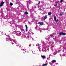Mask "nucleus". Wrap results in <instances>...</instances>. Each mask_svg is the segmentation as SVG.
I'll return each mask as SVG.
<instances>
[{
    "label": "nucleus",
    "instance_id": "obj_29",
    "mask_svg": "<svg viewBox=\"0 0 66 66\" xmlns=\"http://www.w3.org/2000/svg\"><path fill=\"white\" fill-rule=\"evenodd\" d=\"M55 3H57V2H56Z\"/></svg>",
    "mask_w": 66,
    "mask_h": 66
},
{
    "label": "nucleus",
    "instance_id": "obj_6",
    "mask_svg": "<svg viewBox=\"0 0 66 66\" xmlns=\"http://www.w3.org/2000/svg\"><path fill=\"white\" fill-rule=\"evenodd\" d=\"M48 18V17L47 16V15H45L44 16V20H45V19H46L47 18Z\"/></svg>",
    "mask_w": 66,
    "mask_h": 66
},
{
    "label": "nucleus",
    "instance_id": "obj_25",
    "mask_svg": "<svg viewBox=\"0 0 66 66\" xmlns=\"http://www.w3.org/2000/svg\"><path fill=\"white\" fill-rule=\"evenodd\" d=\"M57 6V4H56V5H55V6Z\"/></svg>",
    "mask_w": 66,
    "mask_h": 66
},
{
    "label": "nucleus",
    "instance_id": "obj_22",
    "mask_svg": "<svg viewBox=\"0 0 66 66\" xmlns=\"http://www.w3.org/2000/svg\"><path fill=\"white\" fill-rule=\"evenodd\" d=\"M63 0H61L60 1L61 3H62V2H63Z\"/></svg>",
    "mask_w": 66,
    "mask_h": 66
},
{
    "label": "nucleus",
    "instance_id": "obj_5",
    "mask_svg": "<svg viewBox=\"0 0 66 66\" xmlns=\"http://www.w3.org/2000/svg\"><path fill=\"white\" fill-rule=\"evenodd\" d=\"M3 4H4V2H2L1 3V4L0 5V6H1V7L2 6V5H3Z\"/></svg>",
    "mask_w": 66,
    "mask_h": 66
},
{
    "label": "nucleus",
    "instance_id": "obj_11",
    "mask_svg": "<svg viewBox=\"0 0 66 66\" xmlns=\"http://www.w3.org/2000/svg\"><path fill=\"white\" fill-rule=\"evenodd\" d=\"M54 19L55 21H56V16H54Z\"/></svg>",
    "mask_w": 66,
    "mask_h": 66
},
{
    "label": "nucleus",
    "instance_id": "obj_27",
    "mask_svg": "<svg viewBox=\"0 0 66 66\" xmlns=\"http://www.w3.org/2000/svg\"><path fill=\"white\" fill-rule=\"evenodd\" d=\"M38 27V26H37V25H36V27Z\"/></svg>",
    "mask_w": 66,
    "mask_h": 66
},
{
    "label": "nucleus",
    "instance_id": "obj_7",
    "mask_svg": "<svg viewBox=\"0 0 66 66\" xmlns=\"http://www.w3.org/2000/svg\"><path fill=\"white\" fill-rule=\"evenodd\" d=\"M11 40H12L13 42V43H16V41H15V40H13L12 39Z\"/></svg>",
    "mask_w": 66,
    "mask_h": 66
},
{
    "label": "nucleus",
    "instance_id": "obj_19",
    "mask_svg": "<svg viewBox=\"0 0 66 66\" xmlns=\"http://www.w3.org/2000/svg\"><path fill=\"white\" fill-rule=\"evenodd\" d=\"M58 19H57L56 21H55L56 22H57V21H58Z\"/></svg>",
    "mask_w": 66,
    "mask_h": 66
},
{
    "label": "nucleus",
    "instance_id": "obj_4",
    "mask_svg": "<svg viewBox=\"0 0 66 66\" xmlns=\"http://www.w3.org/2000/svg\"><path fill=\"white\" fill-rule=\"evenodd\" d=\"M12 45H13L14 46H17V44L15 43V44H14V43H13V42L12 41Z\"/></svg>",
    "mask_w": 66,
    "mask_h": 66
},
{
    "label": "nucleus",
    "instance_id": "obj_17",
    "mask_svg": "<svg viewBox=\"0 0 66 66\" xmlns=\"http://www.w3.org/2000/svg\"><path fill=\"white\" fill-rule=\"evenodd\" d=\"M62 35H66V33L62 32Z\"/></svg>",
    "mask_w": 66,
    "mask_h": 66
},
{
    "label": "nucleus",
    "instance_id": "obj_26",
    "mask_svg": "<svg viewBox=\"0 0 66 66\" xmlns=\"http://www.w3.org/2000/svg\"><path fill=\"white\" fill-rule=\"evenodd\" d=\"M47 60H49V58H48V57L47 58Z\"/></svg>",
    "mask_w": 66,
    "mask_h": 66
},
{
    "label": "nucleus",
    "instance_id": "obj_13",
    "mask_svg": "<svg viewBox=\"0 0 66 66\" xmlns=\"http://www.w3.org/2000/svg\"><path fill=\"white\" fill-rule=\"evenodd\" d=\"M52 62L53 63H55V62H56V61L55 60H54L52 61Z\"/></svg>",
    "mask_w": 66,
    "mask_h": 66
},
{
    "label": "nucleus",
    "instance_id": "obj_20",
    "mask_svg": "<svg viewBox=\"0 0 66 66\" xmlns=\"http://www.w3.org/2000/svg\"><path fill=\"white\" fill-rule=\"evenodd\" d=\"M10 4L11 5H13V3H11Z\"/></svg>",
    "mask_w": 66,
    "mask_h": 66
},
{
    "label": "nucleus",
    "instance_id": "obj_9",
    "mask_svg": "<svg viewBox=\"0 0 66 66\" xmlns=\"http://www.w3.org/2000/svg\"><path fill=\"white\" fill-rule=\"evenodd\" d=\"M51 14H52V13H51V12H50L48 13V15H50H50H51Z\"/></svg>",
    "mask_w": 66,
    "mask_h": 66
},
{
    "label": "nucleus",
    "instance_id": "obj_28",
    "mask_svg": "<svg viewBox=\"0 0 66 66\" xmlns=\"http://www.w3.org/2000/svg\"><path fill=\"white\" fill-rule=\"evenodd\" d=\"M49 58H50V59L49 60H50V56L49 57Z\"/></svg>",
    "mask_w": 66,
    "mask_h": 66
},
{
    "label": "nucleus",
    "instance_id": "obj_21",
    "mask_svg": "<svg viewBox=\"0 0 66 66\" xmlns=\"http://www.w3.org/2000/svg\"><path fill=\"white\" fill-rule=\"evenodd\" d=\"M50 36H51V37H54V36L52 35H51Z\"/></svg>",
    "mask_w": 66,
    "mask_h": 66
},
{
    "label": "nucleus",
    "instance_id": "obj_3",
    "mask_svg": "<svg viewBox=\"0 0 66 66\" xmlns=\"http://www.w3.org/2000/svg\"><path fill=\"white\" fill-rule=\"evenodd\" d=\"M41 57L42 58H43V60H44V59H46V56L45 55H42Z\"/></svg>",
    "mask_w": 66,
    "mask_h": 66
},
{
    "label": "nucleus",
    "instance_id": "obj_14",
    "mask_svg": "<svg viewBox=\"0 0 66 66\" xmlns=\"http://www.w3.org/2000/svg\"><path fill=\"white\" fill-rule=\"evenodd\" d=\"M25 52H26V51L24 50V51H23L22 52V53H25Z\"/></svg>",
    "mask_w": 66,
    "mask_h": 66
},
{
    "label": "nucleus",
    "instance_id": "obj_24",
    "mask_svg": "<svg viewBox=\"0 0 66 66\" xmlns=\"http://www.w3.org/2000/svg\"><path fill=\"white\" fill-rule=\"evenodd\" d=\"M17 3H17V2H16L15 3V4H17Z\"/></svg>",
    "mask_w": 66,
    "mask_h": 66
},
{
    "label": "nucleus",
    "instance_id": "obj_34",
    "mask_svg": "<svg viewBox=\"0 0 66 66\" xmlns=\"http://www.w3.org/2000/svg\"><path fill=\"white\" fill-rule=\"evenodd\" d=\"M48 39V40L49 39Z\"/></svg>",
    "mask_w": 66,
    "mask_h": 66
},
{
    "label": "nucleus",
    "instance_id": "obj_12",
    "mask_svg": "<svg viewBox=\"0 0 66 66\" xmlns=\"http://www.w3.org/2000/svg\"><path fill=\"white\" fill-rule=\"evenodd\" d=\"M29 14V13L27 12V11L25 12V15H28Z\"/></svg>",
    "mask_w": 66,
    "mask_h": 66
},
{
    "label": "nucleus",
    "instance_id": "obj_30",
    "mask_svg": "<svg viewBox=\"0 0 66 66\" xmlns=\"http://www.w3.org/2000/svg\"><path fill=\"white\" fill-rule=\"evenodd\" d=\"M9 41H11L12 42V40H9Z\"/></svg>",
    "mask_w": 66,
    "mask_h": 66
},
{
    "label": "nucleus",
    "instance_id": "obj_10",
    "mask_svg": "<svg viewBox=\"0 0 66 66\" xmlns=\"http://www.w3.org/2000/svg\"><path fill=\"white\" fill-rule=\"evenodd\" d=\"M48 63H46V64H44L42 65V66H46L47 65Z\"/></svg>",
    "mask_w": 66,
    "mask_h": 66
},
{
    "label": "nucleus",
    "instance_id": "obj_31",
    "mask_svg": "<svg viewBox=\"0 0 66 66\" xmlns=\"http://www.w3.org/2000/svg\"><path fill=\"white\" fill-rule=\"evenodd\" d=\"M35 29H37V27H36L35 28Z\"/></svg>",
    "mask_w": 66,
    "mask_h": 66
},
{
    "label": "nucleus",
    "instance_id": "obj_33",
    "mask_svg": "<svg viewBox=\"0 0 66 66\" xmlns=\"http://www.w3.org/2000/svg\"><path fill=\"white\" fill-rule=\"evenodd\" d=\"M50 56H51V55L50 54Z\"/></svg>",
    "mask_w": 66,
    "mask_h": 66
},
{
    "label": "nucleus",
    "instance_id": "obj_23",
    "mask_svg": "<svg viewBox=\"0 0 66 66\" xmlns=\"http://www.w3.org/2000/svg\"><path fill=\"white\" fill-rule=\"evenodd\" d=\"M31 46V44H29V46L30 47Z\"/></svg>",
    "mask_w": 66,
    "mask_h": 66
},
{
    "label": "nucleus",
    "instance_id": "obj_15",
    "mask_svg": "<svg viewBox=\"0 0 66 66\" xmlns=\"http://www.w3.org/2000/svg\"><path fill=\"white\" fill-rule=\"evenodd\" d=\"M38 2L39 3H38V5H39V4H40V1H38Z\"/></svg>",
    "mask_w": 66,
    "mask_h": 66
},
{
    "label": "nucleus",
    "instance_id": "obj_16",
    "mask_svg": "<svg viewBox=\"0 0 66 66\" xmlns=\"http://www.w3.org/2000/svg\"><path fill=\"white\" fill-rule=\"evenodd\" d=\"M62 34L63 35V32H60V33L59 34V35H62Z\"/></svg>",
    "mask_w": 66,
    "mask_h": 66
},
{
    "label": "nucleus",
    "instance_id": "obj_1",
    "mask_svg": "<svg viewBox=\"0 0 66 66\" xmlns=\"http://www.w3.org/2000/svg\"><path fill=\"white\" fill-rule=\"evenodd\" d=\"M16 34L17 35H20L21 34V33L19 31H17L16 33Z\"/></svg>",
    "mask_w": 66,
    "mask_h": 66
},
{
    "label": "nucleus",
    "instance_id": "obj_2",
    "mask_svg": "<svg viewBox=\"0 0 66 66\" xmlns=\"http://www.w3.org/2000/svg\"><path fill=\"white\" fill-rule=\"evenodd\" d=\"M38 24H40V25H43L44 24V22H38Z\"/></svg>",
    "mask_w": 66,
    "mask_h": 66
},
{
    "label": "nucleus",
    "instance_id": "obj_35",
    "mask_svg": "<svg viewBox=\"0 0 66 66\" xmlns=\"http://www.w3.org/2000/svg\"><path fill=\"white\" fill-rule=\"evenodd\" d=\"M36 46H37V45H36Z\"/></svg>",
    "mask_w": 66,
    "mask_h": 66
},
{
    "label": "nucleus",
    "instance_id": "obj_36",
    "mask_svg": "<svg viewBox=\"0 0 66 66\" xmlns=\"http://www.w3.org/2000/svg\"><path fill=\"white\" fill-rule=\"evenodd\" d=\"M36 46H37V45H36Z\"/></svg>",
    "mask_w": 66,
    "mask_h": 66
},
{
    "label": "nucleus",
    "instance_id": "obj_8",
    "mask_svg": "<svg viewBox=\"0 0 66 66\" xmlns=\"http://www.w3.org/2000/svg\"><path fill=\"white\" fill-rule=\"evenodd\" d=\"M25 27L26 29V31L27 32L28 31V26L27 25H25Z\"/></svg>",
    "mask_w": 66,
    "mask_h": 66
},
{
    "label": "nucleus",
    "instance_id": "obj_18",
    "mask_svg": "<svg viewBox=\"0 0 66 66\" xmlns=\"http://www.w3.org/2000/svg\"><path fill=\"white\" fill-rule=\"evenodd\" d=\"M63 15V13L61 14V13H60V14H59V15H60V16H62V15Z\"/></svg>",
    "mask_w": 66,
    "mask_h": 66
},
{
    "label": "nucleus",
    "instance_id": "obj_32",
    "mask_svg": "<svg viewBox=\"0 0 66 66\" xmlns=\"http://www.w3.org/2000/svg\"><path fill=\"white\" fill-rule=\"evenodd\" d=\"M59 1H57V3H59Z\"/></svg>",
    "mask_w": 66,
    "mask_h": 66
}]
</instances>
